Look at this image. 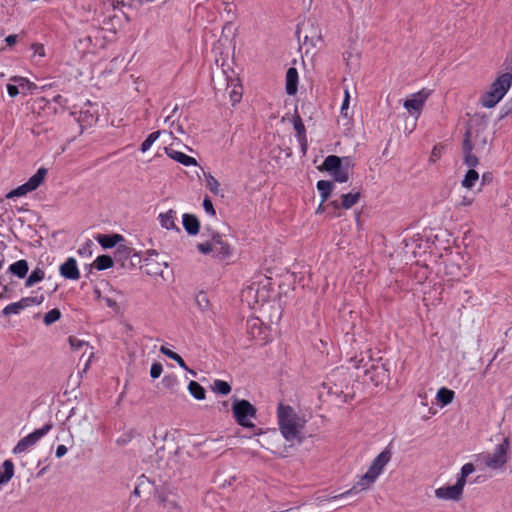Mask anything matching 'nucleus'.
Wrapping results in <instances>:
<instances>
[{
  "mask_svg": "<svg viewBox=\"0 0 512 512\" xmlns=\"http://www.w3.org/2000/svg\"><path fill=\"white\" fill-rule=\"evenodd\" d=\"M182 224L185 231L191 235H197L200 230V221L194 214L185 213L182 216Z\"/></svg>",
  "mask_w": 512,
  "mask_h": 512,
  "instance_id": "nucleus-15",
  "label": "nucleus"
},
{
  "mask_svg": "<svg viewBox=\"0 0 512 512\" xmlns=\"http://www.w3.org/2000/svg\"><path fill=\"white\" fill-rule=\"evenodd\" d=\"M214 257L225 260L232 255V248L226 241H221L218 245H214Z\"/></svg>",
  "mask_w": 512,
  "mask_h": 512,
  "instance_id": "nucleus-26",
  "label": "nucleus"
},
{
  "mask_svg": "<svg viewBox=\"0 0 512 512\" xmlns=\"http://www.w3.org/2000/svg\"><path fill=\"white\" fill-rule=\"evenodd\" d=\"M45 277V272L42 268L36 267L32 272L29 274V276L26 278L25 286L26 287H32L35 284L42 281Z\"/></svg>",
  "mask_w": 512,
  "mask_h": 512,
  "instance_id": "nucleus-28",
  "label": "nucleus"
},
{
  "mask_svg": "<svg viewBox=\"0 0 512 512\" xmlns=\"http://www.w3.org/2000/svg\"><path fill=\"white\" fill-rule=\"evenodd\" d=\"M172 360H174L175 362H177V364L183 368L184 370H188V367L185 363V361L183 360V358L179 355V354H176L175 357L172 358Z\"/></svg>",
  "mask_w": 512,
  "mask_h": 512,
  "instance_id": "nucleus-62",
  "label": "nucleus"
},
{
  "mask_svg": "<svg viewBox=\"0 0 512 512\" xmlns=\"http://www.w3.org/2000/svg\"><path fill=\"white\" fill-rule=\"evenodd\" d=\"M277 418L279 430L287 441L301 440L306 421L291 406L280 403L277 408Z\"/></svg>",
  "mask_w": 512,
  "mask_h": 512,
  "instance_id": "nucleus-1",
  "label": "nucleus"
},
{
  "mask_svg": "<svg viewBox=\"0 0 512 512\" xmlns=\"http://www.w3.org/2000/svg\"><path fill=\"white\" fill-rule=\"evenodd\" d=\"M195 302H196V305L199 307V309L202 310V311L207 310L209 305H210V301L208 299V296L203 291H200L196 295Z\"/></svg>",
  "mask_w": 512,
  "mask_h": 512,
  "instance_id": "nucleus-41",
  "label": "nucleus"
},
{
  "mask_svg": "<svg viewBox=\"0 0 512 512\" xmlns=\"http://www.w3.org/2000/svg\"><path fill=\"white\" fill-rule=\"evenodd\" d=\"M48 173V170L44 167H41L37 170V172L31 176L26 182L28 186L32 189V191L36 190L45 180V177Z\"/></svg>",
  "mask_w": 512,
  "mask_h": 512,
  "instance_id": "nucleus-25",
  "label": "nucleus"
},
{
  "mask_svg": "<svg viewBox=\"0 0 512 512\" xmlns=\"http://www.w3.org/2000/svg\"><path fill=\"white\" fill-rule=\"evenodd\" d=\"M365 377L377 387L389 380L390 373L385 364H371L365 369Z\"/></svg>",
  "mask_w": 512,
  "mask_h": 512,
  "instance_id": "nucleus-9",
  "label": "nucleus"
},
{
  "mask_svg": "<svg viewBox=\"0 0 512 512\" xmlns=\"http://www.w3.org/2000/svg\"><path fill=\"white\" fill-rule=\"evenodd\" d=\"M511 86L512 66H507V71L499 75L492 82L489 90L481 96L480 102L482 106L486 108L495 107L504 98Z\"/></svg>",
  "mask_w": 512,
  "mask_h": 512,
  "instance_id": "nucleus-2",
  "label": "nucleus"
},
{
  "mask_svg": "<svg viewBox=\"0 0 512 512\" xmlns=\"http://www.w3.org/2000/svg\"><path fill=\"white\" fill-rule=\"evenodd\" d=\"M150 484V481L145 477V475H141L139 478H138V484L136 485V487L134 488L133 492H132V495L134 496H140L141 494V488L144 487V486H147Z\"/></svg>",
  "mask_w": 512,
  "mask_h": 512,
  "instance_id": "nucleus-45",
  "label": "nucleus"
},
{
  "mask_svg": "<svg viewBox=\"0 0 512 512\" xmlns=\"http://www.w3.org/2000/svg\"><path fill=\"white\" fill-rule=\"evenodd\" d=\"M161 134V131H154L151 134L148 135V137L142 142L140 146V151L142 153H145L148 151L151 146L154 144V142L159 138Z\"/></svg>",
  "mask_w": 512,
  "mask_h": 512,
  "instance_id": "nucleus-39",
  "label": "nucleus"
},
{
  "mask_svg": "<svg viewBox=\"0 0 512 512\" xmlns=\"http://www.w3.org/2000/svg\"><path fill=\"white\" fill-rule=\"evenodd\" d=\"M197 249L200 253L204 254V255H207L211 252H213V250L215 249L214 248V245L210 243V241H207V242H204V243H199L197 245Z\"/></svg>",
  "mask_w": 512,
  "mask_h": 512,
  "instance_id": "nucleus-48",
  "label": "nucleus"
},
{
  "mask_svg": "<svg viewBox=\"0 0 512 512\" xmlns=\"http://www.w3.org/2000/svg\"><path fill=\"white\" fill-rule=\"evenodd\" d=\"M67 453V447L65 445H58L56 448L55 456L57 458L63 457Z\"/></svg>",
  "mask_w": 512,
  "mask_h": 512,
  "instance_id": "nucleus-59",
  "label": "nucleus"
},
{
  "mask_svg": "<svg viewBox=\"0 0 512 512\" xmlns=\"http://www.w3.org/2000/svg\"><path fill=\"white\" fill-rule=\"evenodd\" d=\"M206 230L210 232L211 244L218 245L219 242L223 241L222 235L220 233L211 230L209 227H206Z\"/></svg>",
  "mask_w": 512,
  "mask_h": 512,
  "instance_id": "nucleus-50",
  "label": "nucleus"
},
{
  "mask_svg": "<svg viewBox=\"0 0 512 512\" xmlns=\"http://www.w3.org/2000/svg\"><path fill=\"white\" fill-rule=\"evenodd\" d=\"M509 446L508 438H504L500 444L496 445L492 454L488 453L483 456L485 465L492 469L502 468L507 462Z\"/></svg>",
  "mask_w": 512,
  "mask_h": 512,
  "instance_id": "nucleus-6",
  "label": "nucleus"
},
{
  "mask_svg": "<svg viewBox=\"0 0 512 512\" xmlns=\"http://www.w3.org/2000/svg\"><path fill=\"white\" fill-rule=\"evenodd\" d=\"M509 114H512V97L502 107V113L499 119L501 120L504 117L508 116Z\"/></svg>",
  "mask_w": 512,
  "mask_h": 512,
  "instance_id": "nucleus-51",
  "label": "nucleus"
},
{
  "mask_svg": "<svg viewBox=\"0 0 512 512\" xmlns=\"http://www.w3.org/2000/svg\"><path fill=\"white\" fill-rule=\"evenodd\" d=\"M114 259L109 255H99L94 261V267L99 270H106L113 266Z\"/></svg>",
  "mask_w": 512,
  "mask_h": 512,
  "instance_id": "nucleus-31",
  "label": "nucleus"
},
{
  "mask_svg": "<svg viewBox=\"0 0 512 512\" xmlns=\"http://www.w3.org/2000/svg\"><path fill=\"white\" fill-rule=\"evenodd\" d=\"M232 413L238 425L253 430V435H260L263 433L261 428H256L251 418L256 417V408L245 399L233 398Z\"/></svg>",
  "mask_w": 512,
  "mask_h": 512,
  "instance_id": "nucleus-3",
  "label": "nucleus"
},
{
  "mask_svg": "<svg viewBox=\"0 0 512 512\" xmlns=\"http://www.w3.org/2000/svg\"><path fill=\"white\" fill-rule=\"evenodd\" d=\"M60 275L69 280H78L80 278V272L78 269L77 261L73 257H69L59 267Z\"/></svg>",
  "mask_w": 512,
  "mask_h": 512,
  "instance_id": "nucleus-12",
  "label": "nucleus"
},
{
  "mask_svg": "<svg viewBox=\"0 0 512 512\" xmlns=\"http://www.w3.org/2000/svg\"><path fill=\"white\" fill-rule=\"evenodd\" d=\"M478 178H479L478 172L474 169H469L467 171L464 179L462 180V186L470 189L474 186V184L478 180Z\"/></svg>",
  "mask_w": 512,
  "mask_h": 512,
  "instance_id": "nucleus-37",
  "label": "nucleus"
},
{
  "mask_svg": "<svg viewBox=\"0 0 512 512\" xmlns=\"http://www.w3.org/2000/svg\"><path fill=\"white\" fill-rule=\"evenodd\" d=\"M160 352L167 356L168 358L172 359L173 357H175V355L177 354L176 352L170 350L169 348L165 347V346H162L160 348Z\"/></svg>",
  "mask_w": 512,
  "mask_h": 512,
  "instance_id": "nucleus-60",
  "label": "nucleus"
},
{
  "mask_svg": "<svg viewBox=\"0 0 512 512\" xmlns=\"http://www.w3.org/2000/svg\"><path fill=\"white\" fill-rule=\"evenodd\" d=\"M188 390L196 400L205 399L206 391L198 382L190 381L188 384Z\"/></svg>",
  "mask_w": 512,
  "mask_h": 512,
  "instance_id": "nucleus-33",
  "label": "nucleus"
},
{
  "mask_svg": "<svg viewBox=\"0 0 512 512\" xmlns=\"http://www.w3.org/2000/svg\"><path fill=\"white\" fill-rule=\"evenodd\" d=\"M31 49L34 52V55H38L39 57L45 56V48L44 45L41 43H33L31 45Z\"/></svg>",
  "mask_w": 512,
  "mask_h": 512,
  "instance_id": "nucleus-53",
  "label": "nucleus"
},
{
  "mask_svg": "<svg viewBox=\"0 0 512 512\" xmlns=\"http://www.w3.org/2000/svg\"><path fill=\"white\" fill-rule=\"evenodd\" d=\"M17 40H18V35H16V34L8 35L5 38V42L8 46H12V45L16 44Z\"/></svg>",
  "mask_w": 512,
  "mask_h": 512,
  "instance_id": "nucleus-63",
  "label": "nucleus"
},
{
  "mask_svg": "<svg viewBox=\"0 0 512 512\" xmlns=\"http://www.w3.org/2000/svg\"><path fill=\"white\" fill-rule=\"evenodd\" d=\"M293 127L296 132L297 140L307 138L305 125L297 111H295L293 116Z\"/></svg>",
  "mask_w": 512,
  "mask_h": 512,
  "instance_id": "nucleus-32",
  "label": "nucleus"
},
{
  "mask_svg": "<svg viewBox=\"0 0 512 512\" xmlns=\"http://www.w3.org/2000/svg\"><path fill=\"white\" fill-rule=\"evenodd\" d=\"M247 330L253 339H257V338H259L261 340L265 339V337L262 336V334L264 333L263 323L261 322V320L259 318L248 319L247 320Z\"/></svg>",
  "mask_w": 512,
  "mask_h": 512,
  "instance_id": "nucleus-19",
  "label": "nucleus"
},
{
  "mask_svg": "<svg viewBox=\"0 0 512 512\" xmlns=\"http://www.w3.org/2000/svg\"><path fill=\"white\" fill-rule=\"evenodd\" d=\"M11 292L12 290L7 285H3L0 292V300L12 298Z\"/></svg>",
  "mask_w": 512,
  "mask_h": 512,
  "instance_id": "nucleus-56",
  "label": "nucleus"
},
{
  "mask_svg": "<svg viewBox=\"0 0 512 512\" xmlns=\"http://www.w3.org/2000/svg\"><path fill=\"white\" fill-rule=\"evenodd\" d=\"M286 93L295 95L298 89V71L295 67H290L286 72Z\"/></svg>",
  "mask_w": 512,
  "mask_h": 512,
  "instance_id": "nucleus-18",
  "label": "nucleus"
},
{
  "mask_svg": "<svg viewBox=\"0 0 512 512\" xmlns=\"http://www.w3.org/2000/svg\"><path fill=\"white\" fill-rule=\"evenodd\" d=\"M4 471H0V485L8 483L14 476V463L7 459L2 463Z\"/></svg>",
  "mask_w": 512,
  "mask_h": 512,
  "instance_id": "nucleus-27",
  "label": "nucleus"
},
{
  "mask_svg": "<svg viewBox=\"0 0 512 512\" xmlns=\"http://www.w3.org/2000/svg\"><path fill=\"white\" fill-rule=\"evenodd\" d=\"M102 300L105 302V305L107 307L112 308L114 310L118 309V304L114 299H112L110 297H103Z\"/></svg>",
  "mask_w": 512,
  "mask_h": 512,
  "instance_id": "nucleus-58",
  "label": "nucleus"
},
{
  "mask_svg": "<svg viewBox=\"0 0 512 512\" xmlns=\"http://www.w3.org/2000/svg\"><path fill=\"white\" fill-rule=\"evenodd\" d=\"M206 177V186L207 188L215 195L219 193V182L218 180L212 176L210 173L205 174Z\"/></svg>",
  "mask_w": 512,
  "mask_h": 512,
  "instance_id": "nucleus-42",
  "label": "nucleus"
},
{
  "mask_svg": "<svg viewBox=\"0 0 512 512\" xmlns=\"http://www.w3.org/2000/svg\"><path fill=\"white\" fill-rule=\"evenodd\" d=\"M52 428L53 424L49 422L46 423L43 427L34 430L32 433L20 439L13 448L12 452L14 454H21L25 452L30 447L34 446L42 437L48 434Z\"/></svg>",
  "mask_w": 512,
  "mask_h": 512,
  "instance_id": "nucleus-7",
  "label": "nucleus"
},
{
  "mask_svg": "<svg viewBox=\"0 0 512 512\" xmlns=\"http://www.w3.org/2000/svg\"><path fill=\"white\" fill-rule=\"evenodd\" d=\"M430 92L423 89L417 93H414L412 95L411 99H407L404 102V108L416 118L421 114V111L423 109V106L429 97Z\"/></svg>",
  "mask_w": 512,
  "mask_h": 512,
  "instance_id": "nucleus-10",
  "label": "nucleus"
},
{
  "mask_svg": "<svg viewBox=\"0 0 512 512\" xmlns=\"http://www.w3.org/2000/svg\"><path fill=\"white\" fill-rule=\"evenodd\" d=\"M351 362L354 363V367L359 369V368H366L367 365H368V362L364 363V358L361 357L360 359L355 356L354 358H351Z\"/></svg>",
  "mask_w": 512,
  "mask_h": 512,
  "instance_id": "nucleus-55",
  "label": "nucleus"
},
{
  "mask_svg": "<svg viewBox=\"0 0 512 512\" xmlns=\"http://www.w3.org/2000/svg\"><path fill=\"white\" fill-rule=\"evenodd\" d=\"M166 154L176 162L184 166H196L197 160L191 156L186 155L183 152L173 150L172 148L165 147Z\"/></svg>",
  "mask_w": 512,
  "mask_h": 512,
  "instance_id": "nucleus-17",
  "label": "nucleus"
},
{
  "mask_svg": "<svg viewBox=\"0 0 512 512\" xmlns=\"http://www.w3.org/2000/svg\"><path fill=\"white\" fill-rule=\"evenodd\" d=\"M158 219L163 228H165L167 230L175 229L178 232L180 231V228L178 226H176V224H175V211L174 210L170 209L166 213H161L158 216Z\"/></svg>",
  "mask_w": 512,
  "mask_h": 512,
  "instance_id": "nucleus-23",
  "label": "nucleus"
},
{
  "mask_svg": "<svg viewBox=\"0 0 512 512\" xmlns=\"http://www.w3.org/2000/svg\"><path fill=\"white\" fill-rule=\"evenodd\" d=\"M203 208L207 214H209L211 216L216 215V211L214 209L213 203L208 196H205L203 199Z\"/></svg>",
  "mask_w": 512,
  "mask_h": 512,
  "instance_id": "nucleus-47",
  "label": "nucleus"
},
{
  "mask_svg": "<svg viewBox=\"0 0 512 512\" xmlns=\"http://www.w3.org/2000/svg\"><path fill=\"white\" fill-rule=\"evenodd\" d=\"M475 471L472 463H466L462 466L457 481L452 486H443L435 490V496L438 499L459 501L463 494L467 477Z\"/></svg>",
  "mask_w": 512,
  "mask_h": 512,
  "instance_id": "nucleus-4",
  "label": "nucleus"
},
{
  "mask_svg": "<svg viewBox=\"0 0 512 512\" xmlns=\"http://www.w3.org/2000/svg\"><path fill=\"white\" fill-rule=\"evenodd\" d=\"M163 371L162 364L160 362H154L150 368V376L153 379H157L161 376Z\"/></svg>",
  "mask_w": 512,
  "mask_h": 512,
  "instance_id": "nucleus-46",
  "label": "nucleus"
},
{
  "mask_svg": "<svg viewBox=\"0 0 512 512\" xmlns=\"http://www.w3.org/2000/svg\"><path fill=\"white\" fill-rule=\"evenodd\" d=\"M18 302H19L20 307H21L22 310H24L27 307L33 306L32 305L33 300L31 299V296L23 297Z\"/></svg>",
  "mask_w": 512,
  "mask_h": 512,
  "instance_id": "nucleus-57",
  "label": "nucleus"
},
{
  "mask_svg": "<svg viewBox=\"0 0 512 512\" xmlns=\"http://www.w3.org/2000/svg\"><path fill=\"white\" fill-rule=\"evenodd\" d=\"M96 240L102 248L110 249L121 244L124 241V237L120 234H99Z\"/></svg>",
  "mask_w": 512,
  "mask_h": 512,
  "instance_id": "nucleus-16",
  "label": "nucleus"
},
{
  "mask_svg": "<svg viewBox=\"0 0 512 512\" xmlns=\"http://www.w3.org/2000/svg\"><path fill=\"white\" fill-rule=\"evenodd\" d=\"M29 270L28 262L25 259H20L14 263H12L8 271L19 279H23L26 277Z\"/></svg>",
  "mask_w": 512,
  "mask_h": 512,
  "instance_id": "nucleus-22",
  "label": "nucleus"
},
{
  "mask_svg": "<svg viewBox=\"0 0 512 512\" xmlns=\"http://www.w3.org/2000/svg\"><path fill=\"white\" fill-rule=\"evenodd\" d=\"M505 69L507 70V66H512V50L507 54L504 61Z\"/></svg>",
  "mask_w": 512,
  "mask_h": 512,
  "instance_id": "nucleus-64",
  "label": "nucleus"
},
{
  "mask_svg": "<svg viewBox=\"0 0 512 512\" xmlns=\"http://www.w3.org/2000/svg\"><path fill=\"white\" fill-rule=\"evenodd\" d=\"M133 256V248L126 244H119L114 252V261L120 263L121 267L128 269L130 257Z\"/></svg>",
  "mask_w": 512,
  "mask_h": 512,
  "instance_id": "nucleus-14",
  "label": "nucleus"
},
{
  "mask_svg": "<svg viewBox=\"0 0 512 512\" xmlns=\"http://www.w3.org/2000/svg\"><path fill=\"white\" fill-rule=\"evenodd\" d=\"M32 192V189L28 186V184L25 182L24 184L18 186L17 188L11 190L7 195L6 198L12 199L16 197H21L26 195L27 193Z\"/></svg>",
  "mask_w": 512,
  "mask_h": 512,
  "instance_id": "nucleus-38",
  "label": "nucleus"
},
{
  "mask_svg": "<svg viewBox=\"0 0 512 512\" xmlns=\"http://www.w3.org/2000/svg\"><path fill=\"white\" fill-rule=\"evenodd\" d=\"M473 145L471 142V130L468 128L464 134V139L462 143V151L464 154V163L473 169L479 163L478 158L472 153Z\"/></svg>",
  "mask_w": 512,
  "mask_h": 512,
  "instance_id": "nucleus-11",
  "label": "nucleus"
},
{
  "mask_svg": "<svg viewBox=\"0 0 512 512\" xmlns=\"http://www.w3.org/2000/svg\"><path fill=\"white\" fill-rule=\"evenodd\" d=\"M377 477L375 474L371 473L369 470L360 477V479L357 481V483L350 488L349 490L337 494L334 496H330L327 498L328 501H333L341 498H345L351 495H355L359 493L361 490L367 489L370 485H372L376 481Z\"/></svg>",
  "mask_w": 512,
  "mask_h": 512,
  "instance_id": "nucleus-8",
  "label": "nucleus"
},
{
  "mask_svg": "<svg viewBox=\"0 0 512 512\" xmlns=\"http://www.w3.org/2000/svg\"><path fill=\"white\" fill-rule=\"evenodd\" d=\"M227 88H231L229 91V97L232 105H236L242 99V85L239 82V79H231L227 83Z\"/></svg>",
  "mask_w": 512,
  "mask_h": 512,
  "instance_id": "nucleus-21",
  "label": "nucleus"
},
{
  "mask_svg": "<svg viewBox=\"0 0 512 512\" xmlns=\"http://www.w3.org/2000/svg\"><path fill=\"white\" fill-rule=\"evenodd\" d=\"M162 385L172 393H176L179 387V380L176 375L168 374L163 377Z\"/></svg>",
  "mask_w": 512,
  "mask_h": 512,
  "instance_id": "nucleus-35",
  "label": "nucleus"
},
{
  "mask_svg": "<svg viewBox=\"0 0 512 512\" xmlns=\"http://www.w3.org/2000/svg\"><path fill=\"white\" fill-rule=\"evenodd\" d=\"M22 311L21 307H20V304L19 302H13V303H10L8 304L7 306H5L3 308V310L1 311V314L3 316H9V315H12V314H19L20 312Z\"/></svg>",
  "mask_w": 512,
  "mask_h": 512,
  "instance_id": "nucleus-43",
  "label": "nucleus"
},
{
  "mask_svg": "<svg viewBox=\"0 0 512 512\" xmlns=\"http://www.w3.org/2000/svg\"><path fill=\"white\" fill-rule=\"evenodd\" d=\"M360 192H349L347 194L342 195L341 207L344 209H350L353 207L360 199Z\"/></svg>",
  "mask_w": 512,
  "mask_h": 512,
  "instance_id": "nucleus-30",
  "label": "nucleus"
},
{
  "mask_svg": "<svg viewBox=\"0 0 512 512\" xmlns=\"http://www.w3.org/2000/svg\"><path fill=\"white\" fill-rule=\"evenodd\" d=\"M300 144L301 152L303 155L307 153L308 150V140L307 138H302L297 140Z\"/></svg>",
  "mask_w": 512,
  "mask_h": 512,
  "instance_id": "nucleus-61",
  "label": "nucleus"
},
{
  "mask_svg": "<svg viewBox=\"0 0 512 512\" xmlns=\"http://www.w3.org/2000/svg\"><path fill=\"white\" fill-rule=\"evenodd\" d=\"M159 501L164 506V508H166L168 510H178L179 509L177 502L173 499H169V497L164 494L159 495Z\"/></svg>",
  "mask_w": 512,
  "mask_h": 512,
  "instance_id": "nucleus-44",
  "label": "nucleus"
},
{
  "mask_svg": "<svg viewBox=\"0 0 512 512\" xmlns=\"http://www.w3.org/2000/svg\"><path fill=\"white\" fill-rule=\"evenodd\" d=\"M391 451L389 448H385L372 462L369 467V471L378 476L382 473L384 467L388 464L391 459Z\"/></svg>",
  "mask_w": 512,
  "mask_h": 512,
  "instance_id": "nucleus-13",
  "label": "nucleus"
},
{
  "mask_svg": "<svg viewBox=\"0 0 512 512\" xmlns=\"http://www.w3.org/2000/svg\"><path fill=\"white\" fill-rule=\"evenodd\" d=\"M349 101H350L349 92H348V90H345V97H344L342 105H341V113L345 116H347L346 111L348 110V107H349Z\"/></svg>",
  "mask_w": 512,
  "mask_h": 512,
  "instance_id": "nucleus-54",
  "label": "nucleus"
},
{
  "mask_svg": "<svg viewBox=\"0 0 512 512\" xmlns=\"http://www.w3.org/2000/svg\"><path fill=\"white\" fill-rule=\"evenodd\" d=\"M10 80L18 84L20 93L23 95L32 94L38 88L35 83L22 76H13Z\"/></svg>",
  "mask_w": 512,
  "mask_h": 512,
  "instance_id": "nucleus-20",
  "label": "nucleus"
},
{
  "mask_svg": "<svg viewBox=\"0 0 512 512\" xmlns=\"http://www.w3.org/2000/svg\"><path fill=\"white\" fill-rule=\"evenodd\" d=\"M98 121V116L96 112H91L90 110H81L79 116V122L81 125L91 126Z\"/></svg>",
  "mask_w": 512,
  "mask_h": 512,
  "instance_id": "nucleus-34",
  "label": "nucleus"
},
{
  "mask_svg": "<svg viewBox=\"0 0 512 512\" xmlns=\"http://www.w3.org/2000/svg\"><path fill=\"white\" fill-rule=\"evenodd\" d=\"M142 259L138 252L135 251L133 248V256L130 257L129 263H128V269L134 268L137 265H140Z\"/></svg>",
  "mask_w": 512,
  "mask_h": 512,
  "instance_id": "nucleus-49",
  "label": "nucleus"
},
{
  "mask_svg": "<svg viewBox=\"0 0 512 512\" xmlns=\"http://www.w3.org/2000/svg\"><path fill=\"white\" fill-rule=\"evenodd\" d=\"M212 390L220 395H228L231 392V386L228 382L217 379L213 382Z\"/></svg>",
  "mask_w": 512,
  "mask_h": 512,
  "instance_id": "nucleus-36",
  "label": "nucleus"
},
{
  "mask_svg": "<svg viewBox=\"0 0 512 512\" xmlns=\"http://www.w3.org/2000/svg\"><path fill=\"white\" fill-rule=\"evenodd\" d=\"M342 160L339 156L329 155L324 159L320 170L329 172L334 181L345 183L349 180V160L344 158L346 165L342 164Z\"/></svg>",
  "mask_w": 512,
  "mask_h": 512,
  "instance_id": "nucleus-5",
  "label": "nucleus"
},
{
  "mask_svg": "<svg viewBox=\"0 0 512 512\" xmlns=\"http://www.w3.org/2000/svg\"><path fill=\"white\" fill-rule=\"evenodd\" d=\"M436 397L441 406H446L453 401L454 391L446 387H442L438 390Z\"/></svg>",
  "mask_w": 512,
  "mask_h": 512,
  "instance_id": "nucleus-29",
  "label": "nucleus"
},
{
  "mask_svg": "<svg viewBox=\"0 0 512 512\" xmlns=\"http://www.w3.org/2000/svg\"><path fill=\"white\" fill-rule=\"evenodd\" d=\"M7 93L11 98H14L20 94V88L17 83L7 84Z\"/></svg>",
  "mask_w": 512,
  "mask_h": 512,
  "instance_id": "nucleus-52",
  "label": "nucleus"
},
{
  "mask_svg": "<svg viewBox=\"0 0 512 512\" xmlns=\"http://www.w3.org/2000/svg\"><path fill=\"white\" fill-rule=\"evenodd\" d=\"M316 187L320 193L322 203H325L329 199V197L333 191V188H334L333 182L328 181V180H319L316 184Z\"/></svg>",
  "mask_w": 512,
  "mask_h": 512,
  "instance_id": "nucleus-24",
  "label": "nucleus"
},
{
  "mask_svg": "<svg viewBox=\"0 0 512 512\" xmlns=\"http://www.w3.org/2000/svg\"><path fill=\"white\" fill-rule=\"evenodd\" d=\"M61 318V312L58 308L51 309L48 311L43 318L45 325L49 326Z\"/></svg>",
  "mask_w": 512,
  "mask_h": 512,
  "instance_id": "nucleus-40",
  "label": "nucleus"
}]
</instances>
